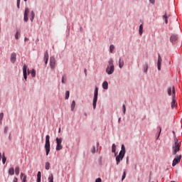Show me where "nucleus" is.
Wrapping results in <instances>:
<instances>
[{
	"instance_id": "36",
	"label": "nucleus",
	"mask_w": 182,
	"mask_h": 182,
	"mask_svg": "<svg viewBox=\"0 0 182 182\" xmlns=\"http://www.w3.org/2000/svg\"><path fill=\"white\" fill-rule=\"evenodd\" d=\"M124 178H126V171H124V173H123L122 178V181H123V180H124Z\"/></svg>"
},
{
	"instance_id": "21",
	"label": "nucleus",
	"mask_w": 182,
	"mask_h": 182,
	"mask_svg": "<svg viewBox=\"0 0 182 182\" xmlns=\"http://www.w3.org/2000/svg\"><path fill=\"white\" fill-rule=\"evenodd\" d=\"M121 151H119V153H122V154H126V148H124V145L122 144V147H121Z\"/></svg>"
},
{
	"instance_id": "2",
	"label": "nucleus",
	"mask_w": 182,
	"mask_h": 182,
	"mask_svg": "<svg viewBox=\"0 0 182 182\" xmlns=\"http://www.w3.org/2000/svg\"><path fill=\"white\" fill-rule=\"evenodd\" d=\"M50 136L49 135H46V144H45V149L46 151V156L49 155V152L50 151Z\"/></svg>"
},
{
	"instance_id": "23",
	"label": "nucleus",
	"mask_w": 182,
	"mask_h": 182,
	"mask_svg": "<svg viewBox=\"0 0 182 182\" xmlns=\"http://www.w3.org/2000/svg\"><path fill=\"white\" fill-rule=\"evenodd\" d=\"M33 19H35V12H33V11H32L31 12V18L30 20L31 21V22H33Z\"/></svg>"
},
{
	"instance_id": "22",
	"label": "nucleus",
	"mask_w": 182,
	"mask_h": 182,
	"mask_svg": "<svg viewBox=\"0 0 182 182\" xmlns=\"http://www.w3.org/2000/svg\"><path fill=\"white\" fill-rule=\"evenodd\" d=\"M41 177H42V174L41 171H38L37 173V182H41Z\"/></svg>"
},
{
	"instance_id": "54",
	"label": "nucleus",
	"mask_w": 182,
	"mask_h": 182,
	"mask_svg": "<svg viewBox=\"0 0 182 182\" xmlns=\"http://www.w3.org/2000/svg\"><path fill=\"white\" fill-rule=\"evenodd\" d=\"M26 1H28V0H24L25 2H26Z\"/></svg>"
},
{
	"instance_id": "27",
	"label": "nucleus",
	"mask_w": 182,
	"mask_h": 182,
	"mask_svg": "<svg viewBox=\"0 0 182 182\" xmlns=\"http://www.w3.org/2000/svg\"><path fill=\"white\" fill-rule=\"evenodd\" d=\"M50 168V163L46 162L45 165L46 170H49Z\"/></svg>"
},
{
	"instance_id": "28",
	"label": "nucleus",
	"mask_w": 182,
	"mask_h": 182,
	"mask_svg": "<svg viewBox=\"0 0 182 182\" xmlns=\"http://www.w3.org/2000/svg\"><path fill=\"white\" fill-rule=\"evenodd\" d=\"M48 182H53V174H50L48 177Z\"/></svg>"
},
{
	"instance_id": "11",
	"label": "nucleus",
	"mask_w": 182,
	"mask_h": 182,
	"mask_svg": "<svg viewBox=\"0 0 182 182\" xmlns=\"http://www.w3.org/2000/svg\"><path fill=\"white\" fill-rule=\"evenodd\" d=\"M26 69H28V67L26 65V64H24L23 67V75L25 80L28 79V75L26 74Z\"/></svg>"
},
{
	"instance_id": "38",
	"label": "nucleus",
	"mask_w": 182,
	"mask_h": 182,
	"mask_svg": "<svg viewBox=\"0 0 182 182\" xmlns=\"http://www.w3.org/2000/svg\"><path fill=\"white\" fill-rule=\"evenodd\" d=\"M18 36H19V31H16V33L15 35V39H18Z\"/></svg>"
},
{
	"instance_id": "51",
	"label": "nucleus",
	"mask_w": 182,
	"mask_h": 182,
	"mask_svg": "<svg viewBox=\"0 0 182 182\" xmlns=\"http://www.w3.org/2000/svg\"><path fill=\"white\" fill-rule=\"evenodd\" d=\"M97 147H99V142L97 143Z\"/></svg>"
},
{
	"instance_id": "9",
	"label": "nucleus",
	"mask_w": 182,
	"mask_h": 182,
	"mask_svg": "<svg viewBox=\"0 0 182 182\" xmlns=\"http://www.w3.org/2000/svg\"><path fill=\"white\" fill-rule=\"evenodd\" d=\"M181 161V156H176L173 161L172 166L174 167L176 164H178V163Z\"/></svg>"
},
{
	"instance_id": "24",
	"label": "nucleus",
	"mask_w": 182,
	"mask_h": 182,
	"mask_svg": "<svg viewBox=\"0 0 182 182\" xmlns=\"http://www.w3.org/2000/svg\"><path fill=\"white\" fill-rule=\"evenodd\" d=\"M76 106V102L75 100L73 101L71 104V110L73 112L75 110V107Z\"/></svg>"
},
{
	"instance_id": "44",
	"label": "nucleus",
	"mask_w": 182,
	"mask_h": 182,
	"mask_svg": "<svg viewBox=\"0 0 182 182\" xmlns=\"http://www.w3.org/2000/svg\"><path fill=\"white\" fill-rule=\"evenodd\" d=\"M158 129H159V135H158V139H159V137H160V133H161V127H159Z\"/></svg>"
},
{
	"instance_id": "39",
	"label": "nucleus",
	"mask_w": 182,
	"mask_h": 182,
	"mask_svg": "<svg viewBox=\"0 0 182 182\" xmlns=\"http://www.w3.org/2000/svg\"><path fill=\"white\" fill-rule=\"evenodd\" d=\"M66 77V76H65V75H63V77H62V83H66V82L65 81V78Z\"/></svg>"
},
{
	"instance_id": "3",
	"label": "nucleus",
	"mask_w": 182,
	"mask_h": 182,
	"mask_svg": "<svg viewBox=\"0 0 182 182\" xmlns=\"http://www.w3.org/2000/svg\"><path fill=\"white\" fill-rule=\"evenodd\" d=\"M113 72H114V65H113V60H110L106 69V73L107 75H112Z\"/></svg>"
},
{
	"instance_id": "6",
	"label": "nucleus",
	"mask_w": 182,
	"mask_h": 182,
	"mask_svg": "<svg viewBox=\"0 0 182 182\" xmlns=\"http://www.w3.org/2000/svg\"><path fill=\"white\" fill-rule=\"evenodd\" d=\"M50 66L52 70H55V68H56V60L55 59V57L50 58Z\"/></svg>"
},
{
	"instance_id": "47",
	"label": "nucleus",
	"mask_w": 182,
	"mask_h": 182,
	"mask_svg": "<svg viewBox=\"0 0 182 182\" xmlns=\"http://www.w3.org/2000/svg\"><path fill=\"white\" fill-rule=\"evenodd\" d=\"M27 41H29V38H28L26 37V38H24V41H25V42H27Z\"/></svg>"
},
{
	"instance_id": "46",
	"label": "nucleus",
	"mask_w": 182,
	"mask_h": 182,
	"mask_svg": "<svg viewBox=\"0 0 182 182\" xmlns=\"http://www.w3.org/2000/svg\"><path fill=\"white\" fill-rule=\"evenodd\" d=\"M13 182H18V178L14 177V180H13Z\"/></svg>"
},
{
	"instance_id": "43",
	"label": "nucleus",
	"mask_w": 182,
	"mask_h": 182,
	"mask_svg": "<svg viewBox=\"0 0 182 182\" xmlns=\"http://www.w3.org/2000/svg\"><path fill=\"white\" fill-rule=\"evenodd\" d=\"M8 130H9L8 127H5V128H4V133H5V134H6V133H8Z\"/></svg>"
},
{
	"instance_id": "26",
	"label": "nucleus",
	"mask_w": 182,
	"mask_h": 182,
	"mask_svg": "<svg viewBox=\"0 0 182 182\" xmlns=\"http://www.w3.org/2000/svg\"><path fill=\"white\" fill-rule=\"evenodd\" d=\"M173 87H174V86H173L172 87H169L168 88V96H171V90H172V92H173Z\"/></svg>"
},
{
	"instance_id": "14",
	"label": "nucleus",
	"mask_w": 182,
	"mask_h": 182,
	"mask_svg": "<svg viewBox=\"0 0 182 182\" xmlns=\"http://www.w3.org/2000/svg\"><path fill=\"white\" fill-rule=\"evenodd\" d=\"M48 60H49V54L48 53V50H46L44 53V61L46 65H48Z\"/></svg>"
},
{
	"instance_id": "42",
	"label": "nucleus",
	"mask_w": 182,
	"mask_h": 182,
	"mask_svg": "<svg viewBox=\"0 0 182 182\" xmlns=\"http://www.w3.org/2000/svg\"><path fill=\"white\" fill-rule=\"evenodd\" d=\"M4 119V112L0 113V120H2Z\"/></svg>"
},
{
	"instance_id": "37",
	"label": "nucleus",
	"mask_w": 182,
	"mask_h": 182,
	"mask_svg": "<svg viewBox=\"0 0 182 182\" xmlns=\"http://www.w3.org/2000/svg\"><path fill=\"white\" fill-rule=\"evenodd\" d=\"M21 5V0H17V8L19 9Z\"/></svg>"
},
{
	"instance_id": "19",
	"label": "nucleus",
	"mask_w": 182,
	"mask_h": 182,
	"mask_svg": "<svg viewBox=\"0 0 182 182\" xmlns=\"http://www.w3.org/2000/svg\"><path fill=\"white\" fill-rule=\"evenodd\" d=\"M124 65V62L123 61V60L119 58V66L120 69H122V68H123Z\"/></svg>"
},
{
	"instance_id": "49",
	"label": "nucleus",
	"mask_w": 182,
	"mask_h": 182,
	"mask_svg": "<svg viewBox=\"0 0 182 182\" xmlns=\"http://www.w3.org/2000/svg\"><path fill=\"white\" fill-rule=\"evenodd\" d=\"M84 72H85V75H86V73H87V70L85 69V70H84Z\"/></svg>"
},
{
	"instance_id": "4",
	"label": "nucleus",
	"mask_w": 182,
	"mask_h": 182,
	"mask_svg": "<svg viewBox=\"0 0 182 182\" xmlns=\"http://www.w3.org/2000/svg\"><path fill=\"white\" fill-rule=\"evenodd\" d=\"M98 93H99V89L97 88V87H96L94 92V98H93V102H92L93 109H96V103H97Z\"/></svg>"
},
{
	"instance_id": "18",
	"label": "nucleus",
	"mask_w": 182,
	"mask_h": 182,
	"mask_svg": "<svg viewBox=\"0 0 182 182\" xmlns=\"http://www.w3.org/2000/svg\"><path fill=\"white\" fill-rule=\"evenodd\" d=\"M170 41L172 43H174V42H176V41H177V36H176V35L171 36Z\"/></svg>"
},
{
	"instance_id": "1",
	"label": "nucleus",
	"mask_w": 182,
	"mask_h": 182,
	"mask_svg": "<svg viewBox=\"0 0 182 182\" xmlns=\"http://www.w3.org/2000/svg\"><path fill=\"white\" fill-rule=\"evenodd\" d=\"M173 154L176 156L178 151H180V144H178V139L177 138L174 139V144L172 146Z\"/></svg>"
},
{
	"instance_id": "12",
	"label": "nucleus",
	"mask_w": 182,
	"mask_h": 182,
	"mask_svg": "<svg viewBox=\"0 0 182 182\" xmlns=\"http://www.w3.org/2000/svg\"><path fill=\"white\" fill-rule=\"evenodd\" d=\"M28 14H29V9L26 8L25 9V12H24V21H25V22H28Z\"/></svg>"
},
{
	"instance_id": "53",
	"label": "nucleus",
	"mask_w": 182,
	"mask_h": 182,
	"mask_svg": "<svg viewBox=\"0 0 182 182\" xmlns=\"http://www.w3.org/2000/svg\"><path fill=\"white\" fill-rule=\"evenodd\" d=\"M2 123V120H0V124H1Z\"/></svg>"
},
{
	"instance_id": "52",
	"label": "nucleus",
	"mask_w": 182,
	"mask_h": 182,
	"mask_svg": "<svg viewBox=\"0 0 182 182\" xmlns=\"http://www.w3.org/2000/svg\"><path fill=\"white\" fill-rule=\"evenodd\" d=\"M58 133H60V128H59Z\"/></svg>"
},
{
	"instance_id": "45",
	"label": "nucleus",
	"mask_w": 182,
	"mask_h": 182,
	"mask_svg": "<svg viewBox=\"0 0 182 182\" xmlns=\"http://www.w3.org/2000/svg\"><path fill=\"white\" fill-rule=\"evenodd\" d=\"M95 182H102V178H97L95 181Z\"/></svg>"
},
{
	"instance_id": "41",
	"label": "nucleus",
	"mask_w": 182,
	"mask_h": 182,
	"mask_svg": "<svg viewBox=\"0 0 182 182\" xmlns=\"http://www.w3.org/2000/svg\"><path fill=\"white\" fill-rule=\"evenodd\" d=\"M2 161H3V164H5V163L6 162V158L5 156L2 158Z\"/></svg>"
},
{
	"instance_id": "31",
	"label": "nucleus",
	"mask_w": 182,
	"mask_h": 182,
	"mask_svg": "<svg viewBox=\"0 0 182 182\" xmlns=\"http://www.w3.org/2000/svg\"><path fill=\"white\" fill-rule=\"evenodd\" d=\"M148 69H149V65L147 64H145L144 66V71L145 73H147Z\"/></svg>"
},
{
	"instance_id": "29",
	"label": "nucleus",
	"mask_w": 182,
	"mask_h": 182,
	"mask_svg": "<svg viewBox=\"0 0 182 182\" xmlns=\"http://www.w3.org/2000/svg\"><path fill=\"white\" fill-rule=\"evenodd\" d=\"M99 149L97 148L95 146L92 147V149L91 150V153H92V154H95V153H96V151H98Z\"/></svg>"
},
{
	"instance_id": "55",
	"label": "nucleus",
	"mask_w": 182,
	"mask_h": 182,
	"mask_svg": "<svg viewBox=\"0 0 182 182\" xmlns=\"http://www.w3.org/2000/svg\"><path fill=\"white\" fill-rule=\"evenodd\" d=\"M120 119H121V118L119 119V122H120Z\"/></svg>"
},
{
	"instance_id": "7",
	"label": "nucleus",
	"mask_w": 182,
	"mask_h": 182,
	"mask_svg": "<svg viewBox=\"0 0 182 182\" xmlns=\"http://www.w3.org/2000/svg\"><path fill=\"white\" fill-rule=\"evenodd\" d=\"M175 106H176V88L174 87H173L171 108L174 109Z\"/></svg>"
},
{
	"instance_id": "15",
	"label": "nucleus",
	"mask_w": 182,
	"mask_h": 182,
	"mask_svg": "<svg viewBox=\"0 0 182 182\" xmlns=\"http://www.w3.org/2000/svg\"><path fill=\"white\" fill-rule=\"evenodd\" d=\"M168 18H170V14L167 15V13L163 16V19L165 21L166 23H168Z\"/></svg>"
},
{
	"instance_id": "17",
	"label": "nucleus",
	"mask_w": 182,
	"mask_h": 182,
	"mask_svg": "<svg viewBox=\"0 0 182 182\" xmlns=\"http://www.w3.org/2000/svg\"><path fill=\"white\" fill-rule=\"evenodd\" d=\"M102 87L103 89H105V90H107L108 87H109V83L107 82V81H105L102 83Z\"/></svg>"
},
{
	"instance_id": "56",
	"label": "nucleus",
	"mask_w": 182,
	"mask_h": 182,
	"mask_svg": "<svg viewBox=\"0 0 182 182\" xmlns=\"http://www.w3.org/2000/svg\"><path fill=\"white\" fill-rule=\"evenodd\" d=\"M173 134H174V132H173Z\"/></svg>"
},
{
	"instance_id": "10",
	"label": "nucleus",
	"mask_w": 182,
	"mask_h": 182,
	"mask_svg": "<svg viewBox=\"0 0 182 182\" xmlns=\"http://www.w3.org/2000/svg\"><path fill=\"white\" fill-rule=\"evenodd\" d=\"M161 56H160V54L158 55V70H161V62H162Z\"/></svg>"
},
{
	"instance_id": "33",
	"label": "nucleus",
	"mask_w": 182,
	"mask_h": 182,
	"mask_svg": "<svg viewBox=\"0 0 182 182\" xmlns=\"http://www.w3.org/2000/svg\"><path fill=\"white\" fill-rule=\"evenodd\" d=\"M31 76L32 77H35V76H36V71L34 69L31 71Z\"/></svg>"
},
{
	"instance_id": "32",
	"label": "nucleus",
	"mask_w": 182,
	"mask_h": 182,
	"mask_svg": "<svg viewBox=\"0 0 182 182\" xmlns=\"http://www.w3.org/2000/svg\"><path fill=\"white\" fill-rule=\"evenodd\" d=\"M112 153H116V144H113L112 146Z\"/></svg>"
},
{
	"instance_id": "13",
	"label": "nucleus",
	"mask_w": 182,
	"mask_h": 182,
	"mask_svg": "<svg viewBox=\"0 0 182 182\" xmlns=\"http://www.w3.org/2000/svg\"><path fill=\"white\" fill-rule=\"evenodd\" d=\"M10 60L11 63H15L16 62V53H11Z\"/></svg>"
},
{
	"instance_id": "50",
	"label": "nucleus",
	"mask_w": 182,
	"mask_h": 182,
	"mask_svg": "<svg viewBox=\"0 0 182 182\" xmlns=\"http://www.w3.org/2000/svg\"><path fill=\"white\" fill-rule=\"evenodd\" d=\"M1 157H2V154L0 152V160H1Z\"/></svg>"
},
{
	"instance_id": "40",
	"label": "nucleus",
	"mask_w": 182,
	"mask_h": 182,
	"mask_svg": "<svg viewBox=\"0 0 182 182\" xmlns=\"http://www.w3.org/2000/svg\"><path fill=\"white\" fill-rule=\"evenodd\" d=\"M122 108H123V113L124 114L126 113V105H123Z\"/></svg>"
},
{
	"instance_id": "48",
	"label": "nucleus",
	"mask_w": 182,
	"mask_h": 182,
	"mask_svg": "<svg viewBox=\"0 0 182 182\" xmlns=\"http://www.w3.org/2000/svg\"><path fill=\"white\" fill-rule=\"evenodd\" d=\"M151 4H154V0H149Z\"/></svg>"
},
{
	"instance_id": "34",
	"label": "nucleus",
	"mask_w": 182,
	"mask_h": 182,
	"mask_svg": "<svg viewBox=\"0 0 182 182\" xmlns=\"http://www.w3.org/2000/svg\"><path fill=\"white\" fill-rule=\"evenodd\" d=\"M15 173H16V176H19V166L16 167Z\"/></svg>"
},
{
	"instance_id": "16",
	"label": "nucleus",
	"mask_w": 182,
	"mask_h": 182,
	"mask_svg": "<svg viewBox=\"0 0 182 182\" xmlns=\"http://www.w3.org/2000/svg\"><path fill=\"white\" fill-rule=\"evenodd\" d=\"M21 180H22V182H26V175L23 173H21L20 176Z\"/></svg>"
},
{
	"instance_id": "20",
	"label": "nucleus",
	"mask_w": 182,
	"mask_h": 182,
	"mask_svg": "<svg viewBox=\"0 0 182 182\" xmlns=\"http://www.w3.org/2000/svg\"><path fill=\"white\" fill-rule=\"evenodd\" d=\"M9 174H10V176H14V174H15V169L14 168H10L9 169Z\"/></svg>"
},
{
	"instance_id": "30",
	"label": "nucleus",
	"mask_w": 182,
	"mask_h": 182,
	"mask_svg": "<svg viewBox=\"0 0 182 182\" xmlns=\"http://www.w3.org/2000/svg\"><path fill=\"white\" fill-rule=\"evenodd\" d=\"M69 96H70V92L69 91L65 92V100H68L69 99Z\"/></svg>"
},
{
	"instance_id": "35",
	"label": "nucleus",
	"mask_w": 182,
	"mask_h": 182,
	"mask_svg": "<svg viewBox=\"0 0 182 182\" xmlns=\"http://www.w3.org/2000/svg\"><path fill=\"white\" fill-rule=\"evenodd\" d=\"M109 49H110V53H113V51L114 50V46L111 45V46H109Z\"/></svg>"
},
{
	"instance_id": "8",
	"label": "nucleus",
	"mask_w": 182,
	"mask_h": 182,
	"mask_svg": "<svg viewBox=\"0 0 182 182\" xmlns=\"http://www.w3.org/2000/svg\"><path fill=\"white\" fill-rule=\"evenodd\" d=\"M124 157V154H122L119 152V155L116 157V161L117 165L120 164V161L123 160Z\"/></svg>"
},
{
	"instance_id": "25",
	"label": "nucleus",
	"mask_w": 182,
	"mask_h": 182,
	"mask_svg": "<svg viewBox=\"0 0 182 182\" xmlns=\"http://www.w3.org/2000/svg\"><path fill=\"white\" fill-rule=\"evenodd\" d=\"M139 35L141 36L143 35V24L139 26Z\"/></svg>"
},
{
	"instance_id": "5",
	"label": "nucleus",
	"mask_w": 182,
	"mask_h": 182,
	"mask_svg": "<svg viewBox=\"0 0 182 182\" xmlns=\"http://www.w3.org/2000/svg\"><path fill=\"white\" fill-rule=\"evenodd\" d=\"M55 141L57 144V146H56L57 151L62 150V149H63V146H62V138H56Z\"/></svg>"
}]
</instances>
